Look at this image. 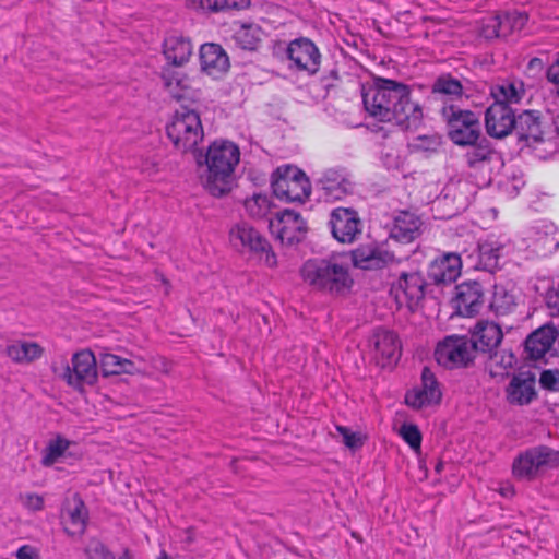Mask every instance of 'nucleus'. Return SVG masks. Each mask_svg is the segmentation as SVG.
Instances as JSON below:
<instances>
[{
  "instance_id": "393cba45",
  "label": "nucleus",
  "mask_w": 559,
  "mask_h": 559,
  "mask_svg": "<svg viewBox=\"0 0 559 559\" xmlns=\"http://www.w3.org/2000/svg\"><path fill=\"white\" fill-rule=\"evenodd\" d=\"M462 258L456 253H445L429 266V277L437 284H450L461 275Z\"/></svg>"
},
{
  "instance_id": "e433bc0d",
  "label": "nucleus",
  "mask_w": 559,
  "mask_h": 559,
  "mask_svg": "<svg viewBox=\"0 0 559 559\" xmlns=\"http://www.w3.org/2000/svg\"><path fill=\"white\" fill-rule=\"evenodd\" d=\"M468 146L469 150L466 152L465 158L469 167H485L497 157V153L490 142L485 138H480L475 144Z\"/></svg>"
},
{
  "instance_id": "c03bdc74",
  "label": "nucleus",
  "mask_w": 559,
  "mask_h": 559,
  "mask_svg": "<svg viewBox=\"0 0 559 559\" xmlns=\"http://www.w3.org/2000/svg\"><path fill=\"white\" fill-rule=\"evenodd\" d=\"M479 34L486 39L506 37V28L502 26L500 14L484 17L479 26Z\"/></svg>"
},
{
  "instance_id": "f03ea898",
  "label": "nucleus",
  "mask_w": 559,
  "mask_h": 559,
  "mask_svg": "<svg viewBox=\"0 0 559 559\" xmlns=\"http://www.w3.org/2000/svg\"><path fill=\"white\" fill-rule=\"evenodd\" d=\"M300 277L312 289L334 295L345 294L353 285L348 259L341 254L308 259L300 267Z\"/></svg>"
},
{
  "instance_id": "0eeeda50",
  "label": "nucleus",
  "mask_w": 559,
  "mask_h": 559,
  "mask_svg": "<svg viewBox=\"0 0 559 559\" xmlns=\"http://www.w3.org/2000/svg\"><path fill=\"white\" fill-rule=\"evenodd\" d=\"M167 135L177 150L181 152L194 150L203 139L199 114L185 107L176 110L167 126Z\"/></svg>"
},
{
  "instance_id": "f8f14e48",
  "label": "nucleus",
  "mask_w": 559,
  "mask_h": 559,
  "mask_svg": "<svg viewBox=\"0 0 559 559\" xmlns=\"http://www.w3.org/2000/svg\"><path fill=\"white\" fill-rule=\"evenodd\" d=\"M84 452L80 444L61 435L49 439L41 451L40 464L44 467H57L59 465L73 466L83 459Z\"/></svg>"
},
{
  "instance_id": "49530a36",
  "label": "nucleus",
  "mask_w": 559,
  "mask_h": 559,
  "mask_svg": "<svg viewBox=\"0 0 559 559\" xmlns=\"http://www.w3.org/2000/svg\"><path fill=\"white\" fill-rule=\"evenodd\" d=\"M433 92L437 94L460 97L462 95V85L461 83L449 76H440L433 84Z\"/></svg>"
},
{
  "instance_id": "4be33fe9",
  "label": "nucleus",
  "mask_w": 559,
  "mask_h": 559,
  "mask_svg": "<svg viewBox=\"0 0 559 559\" xmlns=\"http://www.w3.org/2000/svg\"><path fill=\"white\" fill-rule=\"evenodd\" d=\"M516 118L513 110L502 103H493L485 114V127L487 133L497 139H502L515 130Z\"/></svg>"
},
{
  "instance_id": "bb28decb",
  "label": "nucleus",
  "mask_w": 559,
  "mask_h": 559,
  "mask_svg": "<svg viewBox=\"0 0 559 559\" xmlns=\"http://www.w3.org/2000/svg\"><path fill=\"white\" fill-rule=\"evenodd\" d=\"M503 337L501 328L489 321L478 322L472 332L473 352H491L496 348Z\"/></svg>"
},
{
  "instance_id": "09e8293b",
  "label": "nucleus",
  "mask_w": 559,
  "mask_h": 559,
  "mask_svg": "<svg viewBox=\"0 0 559 559\" xmlns=\"http://www.w3.org/2000/svg\"><path fill=\"white\" fill-rule=\"evenodd\" d=\"M19 501L29 512L41 511L45 507L44 497L35 492L20 493Z\"/></svg>"
},
{
  "instance_id": "4c0bfd02",
  "label": "nucleus",
  "mask_w": 559,
  "mask_h": 559,
  "mask_svg": "<svg viewBox=\"0 0 559 559\" xmlns=\"http://www.w3.org/2000/svg\"><path fill=\"white\" fill-rule=\"evenodd\" d=\"M525 93L524 85L520 81L503 82L491 90L493 103H502L510 107L518 104Z\"/></svg>"
},
{
  "instance_id": "9b49d317",
  "label": "nucleus",
  "mask_w": 559,
  "mask_h": 559,
  "mask_svg": "<svg viewBox=\"0 0 559 559\" xmlns=\"http://www.w3.org/2000/svg\"><path fill=\"white\" fill-rule=\"evenodd\" d=\"M473 345L466 336H447L437 344L435 349L436 361L448 369L467 366L473 360Z\"/></svg>"
},
{
  "instance_id": "20e7f679",
  "label": "nucleus",
  "mask_w": 559,
  "mask_h": 559,
  "mask_svg": "<svg viewBox=\"0 0 559 559\" xmlns=\"http://www.w3.org/2000/svg\"><path fill=\"white\" fill-rule=\"evenodd\" d=\"M515 132L519 140L539 159L558 153V140L543 130L540 115L537 111L526 110L520 114L516 118Z\"/></svg>"
},
{
  "instance_id": "603ef678",
  "label": "nucleus",
  "mask_w": 559,
  "mask_h": 559,
  "mask_svg": "<svg viewBox=\"0 0 559 559\" xmlns=\"http://www.w3.org/2000/svg\"><path fill=\"white\" fill-rule=\"evenodd\" d=\"M539 383L544 389L559 390V370H544L540 374Z\"/></svg>"
},
{
  "instance_id": "5701e85b",
  "label": "nucleus",
  "mask_w": 559,
  "mask_h": 559,
  "mask_svg": "<svg viewBox=\"0 0 559 559\" xmlns=\"http://www.w3.org/2000/svg\"><path fill=\"white\" fill-rule=\"evenodd\" d=\"M200 63L204 73L212 78H221L229 69V58L224 49L213 43L204 44L200 48Z\"/></svg>"
},
{
  "instance_id": "2eb2a0df",
  "label": "nucleus",
  "mask_w": 559,
  "mask_h": 559,
  "mask_svg": "<svg viewBox=\"0 0 559 559\" xmlns=\"http://www.w3.org/2000/svg\"><path fill=\"white\" fill-rule=\"evenodd\" d=\"M425 281L419 273L402 274L391 286L390 294L397 308L413 311L424 297Z\"/></svg>"
},
{
  "instance_id": "473e14b6",
  "label": "nucleus",
  "mask_w": 559,
  "mask_h": 559,
  "mask_svg": "<svg viewBox=\"0 0 559 559\" xmlns=\"http://www.w3.org/2000/svg\"><path fill=\"white\" fill-rule=\"evenodd\" d=\"M507 394L512 404H528L535 396V377L528 372L514 376L507 389Z\"/></svg>"
},
{
  "instance_id": "423d86ee",
  "label": "nucleus",
  "mask_w": 559,
  "mask_h": 559,
  "mask_svg": "<svg viewBox=\"0 0 559 559\" xmlns=\"http://www.w3.org/2000/svg\"><path fill=\"white\" fill-rule=\"evenodd\" d=\"M559 466V451L537 445L521 452L513 461L512 474L520 480H535Z\"/></svg>"
},
{
  "instance_id": "f257e3e1",
  "label": "nucleus",
  "mask_w": 559,
  "mask_h": 559,
  "mask_svg": "<svg viewBox=\"0 0 559 559\" xmlns=\"http://www.w3.org/2000/svg\"><path fill=\"white\" fill-rule=\"evenodd\" d=\"M366 111L374 119L394 122L403 129H415L423 118V109L412 100L411 88L389 79H377L362 92Z\"/></svg>"
},
{
  "instance_id": "f704fd0d",
  "label": "nucleus",
  "mask_w": 559,
  "mask_h": 559,
  "mask_svg": "<svg viewBox=\"0 0 559 559\" xmlns=\"http://www.w3.org/2000/svg\"><path fill=\"white\" fill-rule=\"evenodd\" d=\"M98 364L104 376L121 373L134 374L142 371V368L135 361L105 349L99 353Z\"/></svg>"
},
{
  "instance_id": "72a5a7b5",
  "label": "nucleus",
  "mask_w": 559,
  "mask_h": 559,
  "mask_svg": "<svg viewBox=\"0 0 559 559\" xmlns=\"http://www.w3.org/2000/svg\"><path fill=\"white\" fill-rule=\"evenodd\" d=\"M556 336V329L546 324L526 338L525 349L532 358L539 359L552 347Z\"/></svg>"
},
{
  "instance_id": "412c9836",
  "label": "nucleus",
  "mask_w": 559,
  "mask_h": 559,
  "mask_svg": "<svg viewBox=\"0 0 559 559\" xmlns=\"http://www.w3.org/2000/svg\"><path fill=\"white\" fill-rule=\"evenodd\" d=\"M452 304L462 317L477 314L484 306V292L477 282H465L456 286Z\"/></svg>"
},
{
  "instance_id": "3c124183",
  "label": "nucleus",
  "mask_w": 559,
  "mask_h": 559,
  "mask_svg": "<svg viewBox=\"0 0 559 559\" xmlns=\"http://www.w3.org/2000/svg\"><path fill=\"white\" fill-rule=\"evenodd\" d=\"M86 554L90 559H115L111 551H109L102 542L92 539L86 546Z\"/></svg>"
},
{
  "instance_id": "2f4dec72",
  "label": "nucleus",
  "mask_w": 559,
  "mask_h": 559,
  "mask_svg": "<svg viewBox=\"0 0 559 559\" xmlns=\"http://www.w3.org/2000/svg\"><path fill=\"white\" fill-rule=\"evenodd\" d=\"M528 289L544 298L552 314H559V281L536 275L530 280Z\"/></svg>"
},
{
  "instance_id": "cd10ccee",
  "label": "nucleus",
  "mask_w": 559,
  "mask_h": 559,
  "mask_svg": "<svg viewBox=\"0 0 559 559\" xmlns=\"http://www.w3.org/2000/svg\"><path fill=\"white\" fill-rule=\"evenodd\" d=\"M192 44L188 37L178 33L168 34L163 44V53L168 62L182 66L192 55Z\"/></svg>"
},
{
  "instance_id": "f3484780",
  "label": "nucleus",
  "mask_w": 559,
  "mask_h": 559,
  "mask_svg": "<svg viewBox=\"0 0 559 559\" xmlns=\"http://www.w3.org/2000/svg\"><path fill=\"white\" fill-rule=\"evenodd\" d=\"M556 226L548 221H538L523 231V241L526 248L536 254L546 255L559 247L556 239Z\"/></svg>"
},
{
  "instance_id": "13d9d810",
  "label": "nucleus",
  "mask_w": 559,
  "mask_h": 559,
  "mask_svg": "<svg viewBox=\"0 0 559 559\" xmlns=\"http://www.w3.org/2000/svg\"><path fill=\"white\" fill-rule=\"evenodd\" d=\"M119 559H121V557Z\"/></svg>"
},
{
  "instance_id": "37998d69",
  "label": "nucleus",
  "mask_w": 559,
  "mask_h": 559,
  "mask_svg": "<svg viewBox=\"0 0 559 559\" xmlns=\"http://www.w3.org/2000/svg\"><path fill=\"white\" fill-rule=\"evenodd\" d=\"M515 356L508 350L496 352L488 361L489 372L495 378H503L514 368Z\"/></svg>"
},
{
  "instance_id": "79ce46f5",
  "label": "nucleus",
  "mask_w": 559,
  "mask_h": 559,
  "mask_svg": "<svg viewBox=\"0 0 559 559\" xmlns=\"http://www.w3.org/2000/svg\"><path fill=\"white\" fill-rule=\"evenodd\" d=\"M273 206L272 197L267 193H253L243 202L247 215L254 219L266 218Z\"/></svg>"
},
{
  "instance_id": "c85d7f7f",
  "label": "nucleus",
  "mask_w": 559,
  "mask_h": 559,
  "mask_svg": "<svg viewBox=\"0 0 559 559\" xmlns=\"http://www.w3.org/2000/svg\"><path fill=\"white\" fill-rule=\"evenodd\" d=\"M421 225L415 213L402 211L396 215L390 235L400 242H411L420 235Z\"/></svg>"
},
{
  "instance_id": "4468645a",
  "label": "nucleus",
  "mask_w": 559,
  "mask_h": 559,
  "mask_svg": "<svg viewBox=\"0 0 559 559\" xmlns=\"http://www.w3.org/2000/svg\"><path fill=\"white\" fill-rule=\"evenodd\" d=\"M269 228L272 236L283 245L299 242L306 234V222L301 215L293 210L276 213L270 219Z\"/></svg>"
},
{
  "instance_id": "39448f33",
  "label": "nucleus",
  "mask_w": 559,
  "mask_h": 559,
  "mask_svg": "<svg viewBox=\"0 0 559 559\" xmlns=\"http://www.w3.org/2000/svg\"><path fill=\"white\" fill-rule=\"evenodd\" d=\"M274 195L285 202L304 203L311 194V183L307 175L296 166H278L271 177Z\"/></svg>"
},
{
  "instance_id": "a19ab883",
  "label": "nucleus",
  "mask_w": 559,
  "mask_h": 559,
  "mask_svg": "<svg viewBox=\"0 0 559 559\" xmlns=\"http://www.w3.org/2000/svg\"><path fill=\"white\" fill-rule=\"evenodd\" d=\"M43 348L34 342H14L7 347V355L14 362H31L39 358Z\"/></svg>"
},
{
  "instance_id": "de8ad7c7",
  "label": "nucleus",
  "mask_w": 559,
  "mask_h": 559,
  "mask_svg": "<svg viewBox=\"0 0 559 559\" xmlns=\"http://www.w3.org/2000/svg\"><path fill=\"white\" fill-rule=\"evenodd\" d=\"M397 432L412 450L415 452L420 451L421 433L416 425L404 423L401 425Z\"/></svg>"
},
{
  "instance_id": "aec40b11",
  "label": "nucleus",
  "mask_w": 559,
  "mask_h": 559,
  "mask_svg": "<svg viewBox=\"0 0 559 559\" xmlns=\"http://www.w3.org/2000/svg\"><path fill=\"white\" fill-rule=\"evenodd\" d=\"M287 57L298 70L316 73L319 70L321 55L317 46L308 38H297L287 47Z\"/></svg>"
},
{
  "instance_id": "5fc2aeb1",
  "label": "nucleus",
  "mask_w": 559,
  "mask_h": 559,
  "mask_svg": "<svg viewBox=\"0 0 559 559\" xmlns=\"http://www.w3.org/2000/svg\"><path fill=\"white\" fill-rule=\"evenodd\" d=\"M551 122H552V126L555 129V135H551V138L558 140V152H559V110L552 114Z\"/></svg>"
},
{
  "instance_id": "4d7b16f0",
  "label": "nucleus",
  "mask_w": 559,
  "mask_h": 559,
  "mask_svg": "<svg viewBox=\"0 0 559 559\" xmlns=\"http://www.w3.org/2000/svg\"><path fill=\"white\" fill-rule=\"evenodd\" d=\"M121 559H131V557H130V555H129V551H128V550H126V551L123 552V555L121 556Z\"/></svg>"
},
{
  "instance_id": "a211bd4d",
  "label": "nucleus",
  "mask_w": 559,
  "mask_h": 559,
  "mask_svg": "<svg viewBox=\"0 0 559 559\" xmlns=\"http://www.w3.org/2000/svg\"><path fill=\"white\" fill-rule=\"evenodd\" d=\"M442 397L439 383L432 371L425 367L421 371L420 385L409 390L405 403L414 408H423L439 404Z\"/></svg>"
},
{
  "instance_id": "864d4df0",
  "label": "nucleus",
  "mask_w": 559,
  "mask_h": 559,
  "mask_svg": "<svg viewBox=\"0 0 559 559\" xmlns=\"http://www.w3.org/2000/svg\"><path fill=\"white\" fill-rule=\"evenodd\" d=\"M15 559H43L40 549L34 545L25 544L14 552Z\"/></svg>"
},
{
  "instance_id": "c756f323",
  "label": "nucleus",
  "mask_w": 559,
  "mask_h": 559,
  "mask_svg": "<svg viewBox=\"0 0 559 559\" xmlns=\"http://www.w3.org/2000/svg\"><path fill=\"white\" fill-rule=\"evenodd\" d=\"M62 519L64 530L68 534L75 535L84 532L87 511L79 495H74L71 500H68L63 510Z\"/></svg>"
},
{
  "instance_id": "58836bf2",
  "label": "nucleus",
  "mask_w": 559,
  "mask_h": 559,
  "mask_svg": "<svg viewBox=\"0 0 559 559\" xmlns=\"http://www.w3.org/2000/svg\"><path fill=\"white\" fill-rule=\"evenodd\" d=\"M261 27L254 23L237 24L234 31V39L243 49L253 50L262 38Z\"/></svg>"
},
{
  "instance_id": "b1692460",
  "label": "nucleus",
  "mask_w": 559,
  "mask_h": 559,
  "mask_svg": "<svg viewBox=\"0 0 559 559\" xmlns=\"http://www.w3.org/2000/svg\"><path fill=\"white\" fill-rule=\"evenodd\" d=\"M393 253L377 245H364L352 252V261L362 270L380 269L392 262Z\"/></svg>"
},
{
  "instance_id": "ea45409f",
  "label": "nucleus",
  "mask_w": 559,
  "mask_h": 559,
  "mask_svg": "<svg viewBox=\"0 0 559 559\" xmlns=\"http://www.w3.org/2000/svg\"><path fill=\"white\" fill-rule=\"evenodd\" d=\"M189 4L192 9L202 12H221L247 9L250 0H189Z\"/></svg>"
},
{
  "instance_id": "7c9ffc66",
  "label": "nucleus",
  "mask_w": 559,
  "mask_h": 559,
  "mask_svg": "<svg viewBox=\"0 0 559 559\" xmlns=\"http://www.w3.org/2000/svg\"><path fill=\"white\" fill-rule=\"evenodd\" d=\"M165 87L176 99L198 98V90L193 86V81L180 71H165L163 74Z\"/></svg>"
},
{
  "instance_id": "ddd939ff",
  "label": "nucleus",
  "mask_w": 559,
  "mask_h": 559,
  "mask_svg": "<svg viewBox=\"0 0 559 559\" xmlns=\"http://www.w3.org/2000/svg\"><path fill=\"white\" fill-rule=\"evenodd\" d=\"M97 376V359L90 349L75 353L71 358V365H68L62 373L67 384L78 391H83L86 385L95 384Z\"/></svg>"
},
{
  "instance_id": "6ab92c4d",
  "label": "nucleus",
  "mask_w": 559,
  "mask_h": 559,
  "mask_svg": "<svg viewBox=\"0 0 559 559\" xmlns=\"http://www.w3.org/2000/svg\"><path fill=\"white\" fill-rule=\"evenodd\" d=\"M333 237L342 243H352L361 233V222L356 211L337 207L330 215Z\"/></svg>"
},
{
  "instance_id": "dca6fc26",
  "label": "nucleus",
  "mask_w": 559,
  "mask_h": 559,
  "mask_svg": "<svg viewBox=\"0 0 559 559\" xmlns=\"http://www.w3.org/2000/svg\"><path fill=\"white\" fill-rule=\"evenodd\" d=\"M372 359L381 367L394 365L401 355V343L392 331L376 330L368 341Z\"/></svg>"
},
{
  "instance_id": "a18cd8bd",
  "label": "nucleus",
  "mask_w": 559,
  "mask_h": 559,
  "mask_svg": "<svg viewBox=\"0 0 559 559\" xmlns=\"http://www.w3.org/2000/svg\"><path fill=\"white\" fill-rule=\"evenodd\" d=\"M502 26L506 28V36L520 32L524 28L527 23L528 16L525 12L510 11L500 14Z\"/></svg>"
},
{
  "instance_id": "9d476101",
  "label": "nucleus",
  "mask_w": 559,
  "mask_h": 559,
  "mask_svg": "<svg viewBox=\"0 0 559 559\" xmlns=\"http://www.w3.org/2000/svg\"><path fill=\"white\" fill-rule=\"evenodd\" d=\"M477 250L478 261L473 266L493 272L514 254L515 245L507 235L490 234L478 243Z\"/></svg>"
},
{
  "instance_id": "a878e982",
  "label": "nucleus",
  "mask_w": 559,
  "mask_h": 559,
  "mask_svg": "<svg viewBox=\"0 0 559 559\" xmlns=\"http://www.w3.org/2000/svg\"><path fill=\"white\" fill-rule=\"evenodd\" d=\"M323 197L328 201L341 200L352 192L353 181L344 170L329 169L321 179Z\"/></svg>"
},
{
  "instance_id": "6e6552de",
  "label": "nucleus",
  "mask_w": 559,
  "mask_h": 559,
  "mask_svg": "<svg viewBox=\"0 0 559 559\" xmlns=\"http://www.w3.org/2000/svg\"><path fill=\"white\" fill-rule=\"evenodd\" d=\"M442 115L447 120L448 135L454 144L467 146L481 138L480 122L475 112L450 105L443 107Z\"/></svg>"
},
{
  "instance_id": "1a4fd4ad",
  "label": "nucleus",
  "mask_w": 559,
  "mask_h": 559,
  "mask_svg": "<svg viewBox=\"0 0 559 559\" xmlns=\"http://www.w3.org/2000/svg\"><path fill=\"white\" fill-rule=\"evenodd\" d=\"M229 239L234 247L247 249L261 264L269 267L276 265V255L269 241L248 224L241 223L233 227Z\"/></svg>"
},
{
  "instance_id": "8fccbe9b",
  "label": "nucleus",
  "mask_w": 559,
  "mask_h": 559,
  "mask_svg": "<svg viewBox=\"0 0 559 559\" xmlns=\"http://www.w3.org/2000/svg\"><path fill=\"white\" fill-rule=\"evenodd\" d=\"M336 430L343 437L344 443L347 448L355 450L362 447L365 437L360 432L352 431L344 426H337Z\"/></svg>"
},
{
  "instance_id": "6e6d98bb",
  "label": "nucleus",
  "mask_w": 559,
  "mask_h": 559,
  "mask_svg": "<svg viewBox=\"0 0 559 559\" xmlns=\"http://www.w3.org/2000/svg\"><path fill=\"white\" fill-rule=\"evenodd\" d=\"M157 559H171L165 550H162Z\"/></svg>"
},
{
  "instance_id": "7ed1b4c3",
  "label": "nucleus",
  "mask_w": 559,
  "mask_h": 559,
  "mask_svg": "<svg viewBox=\"0 0 559 559\" xmlns=\"http://www.w3.org/2000/svg\"><path fill=\"white\" fill-rule=\"evenodd\" d=\"M240 160V150L231 141L216 140L205 154L206 171L202 176L205 189L215 197L230 191L235 169Z\"/></svg>"
},
{
  "instance_id": "c9c22d12",
  "label": "nucleus",
  "mask_w": 559,
  "mask_h": 559,
  "mask_svg": "<svg viewBox=\"0 0 559 559\" xmlns=\"http://www.w3.org/2000/svg\"><path fill=\"white\" fill-rule=\"evenodd\" d=\"M519 300L520 294L516 289H507L504 286L497 285L495 286L490 308L497 316H507L515 310Z\"/></svg>"
}]
</instances>
